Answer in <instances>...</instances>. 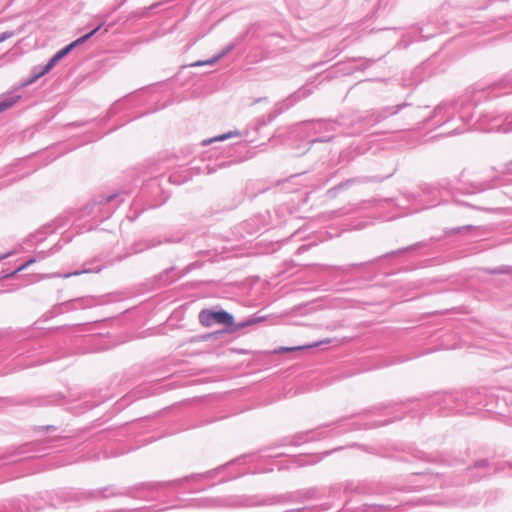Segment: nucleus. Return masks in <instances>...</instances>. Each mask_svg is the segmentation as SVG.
<instances>
[{
	"label": "nucleus",
	"instance_id": "f257e3e1",
	"mask_svg": "<svg viewBox=\"0 0 512 512\" xmlns=\"http://www.w3.org/2000/svg\"><path fill=\"white\" fill-rule=\"evenodd\" d=\"M266 319H267L266 316H260V317L248 319L245 322L234 325V318L231 314H229L226 311H213L214 322L230 326V328L228 329V332H230V333H233V332H236L237 330L243 329L245 327L252 326L257 323L263 322Z\"/></svg>",
	"mask_w": 512,
	"mask_h": 512
},
{
	"label": "nucleus",
	"instance_id": "f03ea898",
	"mask_svg": "<svg viewBox=\"0 0 512 512\" xmlns=\"http://www.w3.org/2000/svg\"><path fill=\"white\" fill-rule=\"evenodd\" d=\"M101 26H98L96 27L94 30H92L90 33L78 38L77 40H75L74 42H72L71 44L67 45L66 47H64L63 49H61L60 51H58L51 59L50 61L47 63V65L45 66L44 70L42 71L41 75H44L46 74L47 72H49L55 65L56 63L61 60L63 57H65L74 47H76L77 45L79 44H82L84 43L86 40H88L92 35H94L99 29H100Z\"/></svg>",
	"mask_w": 512,
	"mask_h": 512
},
{
	"label": "nucleus",
	"instance_id": "7ed1b4c3",
	"mask_svg": "<svg viewBox=\"0 0 512 512\" xmlns=\"http://www.w3.org/2000/svg\"><path fill=\"white\" fill-rule=\"evenodd\" d=\"M19 99H20V96H18V95H12V96H7V97L3 98L0 101V112L5 111L6 109L12 107L14 104H16L18 102Z\"/></svg>",
	"mask_w": 512,
	"mask_h": 512
},
{
	"label": "nucleus",
	"instance_id": "20e7f679",
	"mask_svg": "<svg viewBox=\"0 0 512 512\" xmlns=\"http://www.w3.org/2000/svg\"><path fill=\"white\" fill-rule=\"evenodd\" d=\"M200 322L203 326L209 327L214 322L213 311L203 310L199 315Z\"/></svg>",
	"mask_w": 512,
	"mask_h": 512
},
{
	"label": "nucleus",
	"instance_id": "39448f33",
	"mask_svg": "<svg viewBox=\"0 0 512 512\" xmlns=\"http://www.w3.org/2000/svg\"><path fill=\"white\" fill-rule=\"evenodd\" d=\"M317 345L318 344H311V345L298 346V347H280V348L274 350V353H276V354L286 353V352H291V351H295V350H302V349H306V348L315 347Z\"/></svg>",
	"mask_w": 512,
	"mask_h": 512
},
{
	"label": "nucleus",
	"instance_id": "423d86ee",
	"mask_svg": "<svg viewBox=\"0 0 512 512\" xmlns=\"http://www.w3.org/2000/svg\"><path fill=\"white\" fill-rule=\"evenodd\" d=\"M232 135H233V133H229V134H224V135L215 137L214 139L204 140L203 144L208 145V144L212 143L213 141H223V140H226L227 138L231 137Z\"/></svg>",
	"mask_w": 512,
	"mask_h": 512
},
{
	"label": "nucleus",
	"instance_id": "0eeeda50",
	"mask_svg": "<svg viewBox=\"0 0 512 512\" xmlns=\"http://www.w3.org/2000/svg\"><path fill=\"white\" fill-rule=\"evenodd\" d=\"M34 262V259H31L29 261H27L26 263H24L22 266H20L16 271H14L13 273H11V275H14L16 274L17 272L19 271H22L23 269H25L27 266H29L30 264H32Z\"/></svg>",
	"mask_w": 512,
	"mask_h": 512
},
{
	"label": "nucleus",
	"instance_id": "6e6552de",
	"mask_svg": "<svg viewBox=\"0 0 512 512\" xmlns=\"http://www.w3.org/2000/svg\"><path fill=\"white\" fill-rule=\"evenodd\" d=\"M12 35L13 34L10 32H4V33L0 34V43L9 39L10 37H12Z\"/></svg>",
	"mask_w": 512,
	"mask_h": 512
},
{
	"label": "nucleus",
	"instance_id": "1a4fd4ad",
	"mask_svg": "<svg viewBox=\"0 0 512 512\" xmlns=\"http://www.w3.org/2000/svg\"><path fill=\"white\" fill-rule=\"evenodd\" d=\"M218 59H219V57L214 58V59L209 60V61H205V62H197V63H195L194 65L200 66V65H205V64H213V63H215Z\"/></svg>",
	"mask_w": 512,
	"mask_h": 512
},
{
	"label": "nucleus",
	"instance_id": "9d476101",
	"mask_svg": "<svg viewBox=\"0 0 512 512\" xmlns=\"http://www.w3.org/2000/svg\"><path fill=\"white\" fill-rule=\"evenodd\" d=\"M323 343H329V341L325 340V341L320 342L319 344H323Z\"/></svg>",
	"mask_w": 512,
	"mask_h": 512
},
{
	"label": "nucleus",
	"instance_id": "9b49d317",
	"mask_svg": "<svg viewBox=\"0 0 512 512\" xmlns=\"http://www.w3.org/2000/svg\"><path fill=\"white\" fill-rule=\"evenodd\" d=\"M5 256L0 257V260L3 259Z\"/></svg>",
	"mask_w": 512,
	"mask_h": 512
}]
</instances>
